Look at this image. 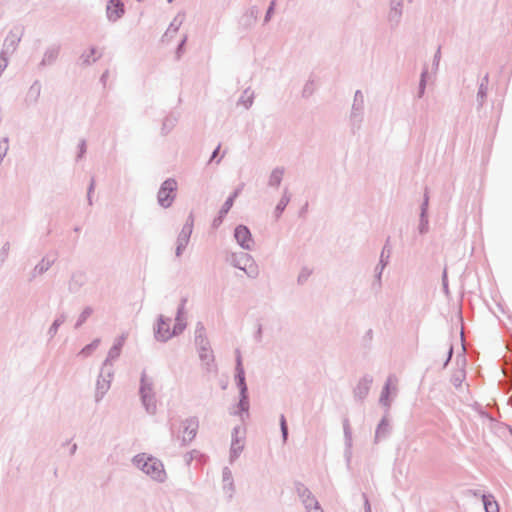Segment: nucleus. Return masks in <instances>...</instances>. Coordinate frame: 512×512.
Wrapping results in <instances>:
<instances>
[{
    "instance_id": "obj_12",
    "label": "nucleus",
    "mask_w": 512,
    "mask_h": 512,
    "mask_svg": "<svg viewBox=\"0 0 512 512\" xmlns=\"http://www.w3.org/2000/svg\"><path fill=\"white\" fill-rule=\"evenodd\" d=\"M97 343H98V341L94 342V343H93V344H91V345L86 346L85 348H83V350L81 351V353H83V354H87V353L90 351V349H91L92 347H95V346L97 345Z\"/></svg>"
},
{
    "instance_id": "obj_15",
    "label": "nucleus",
    "mask_w": 512,
    "mask_h": 512,
    "mask_svg": "<svg viewBox=\"0 0 512 512\" xmlns=\"http://www.w3.org/2000/svg\"><path fill=\"white\" fill-rule=\"evenodd\" d=\"M180 248H181L180 246L177 247V255L180 254Z\"/></svg>"
},
{
    "instance_id": "obj_3",
    "label": "nucleus",
    "mask_w": 512,
    "mask_h": 512,
    "mask_svg": "<svg viewBox=\"0 0 512 512\" xmlns=\"http://www.w3.org/2000/svg\"><path fill=\"white\" fill-rule=\"evenodd\" d=\"M233 265L242 270L250 278H255L259 274L255 260L247 253H241L236 256L233 260Z\"/></svg>"
},
{
    "instance_id": "obj_14",
    "label": "nucleus",
    "mask_w": 512,
    "mask_h": 512,
    "mask_svg": "<svg viewBox=\"0 0 512 512\" xmlns=\"http://www.w3.org/2000/svg\"><path fill=\"white\" fill-rule=\"evenodd\" d=\"M186 243H187V237L185 236V237L183 238V244L185 245Z\"/></svg>"
},
{
    "instance_id": "obj_4",
    "label": "nucleus",
    "mask_w": 512,
    "mask_h": 512,
    "mask_svg": "<svg viewBox=\"0 0 512 512\" xmlns=\"http://www.w3.org/2000/svg\"><path fill=\"white\" fill-rule=\"evenodd\" d=\"M176 187H177V183L173 179H168L163 183V185L158 193L159 203L163 207H168L172 203V200L174 197L173 193L176 190Z\"/></svg>"
},
{
    "instance_id": "obj_1",
    "label": "nucleus",
    "mask_w": 512,
    "mask_h": 512,
    "mask_svg": "<svg viewBox=\"0 0 512 512\" xmlns=\"http://www.w3.org/2000/svg\"><path fill=\"white\" fill-rule=\"evenodd\" d=\"M134 462L145 474L156 481H163L165 478V470L163 464L156 458L147 456L146 454L137 455Z\"/></svg>"
},
{
    "instance_id": "obj_11",
    "label": "nucleus",
    "mask_w": 512,
    "mask_h": 512,
    "mask_svg": "<svg viewBox=\"0 0 512 512\" xmlns=\"http://www.w3.org/2000/svg\"><path fill=\"white\" fill-rule=\"evenodd\" d=\"M281 429H282L284 437H286L287 436V426H286V421H285L284 417H282V419H281Z\"/></svg>"
},
{
    "instance_id": "obj_7",
    "label": "nucleus",
    "mask_w": 512,
    "mask_h": 512,
    "mask_svg": "<svg viewBox=\"0 0 512 512\" xmlns=\"http://www.w3.org/2000/svg\"><path fill=\"white\" fill-rule=\"evenodd\" d=\"M197 428L198 424L196 421H189L188 425L185 428L184 438H187L189 440L193 439L194 436L196 435Z\"/></svg>"
},
{
    "instance_id": "obj_10",
    "label": "nucleus",
    "mask_w": 512,
    "mask_h": 512,
    "mask_svg": "<svg viewBox=\"0 0 512 512\" xmlns=\"http://www.w3.org/2000/svg\"><path fill=\"white\" fill-rule=\"evenodd\" d=\"M201 358L210 360L212 358V353L208 349H203V353L201 354Z\"/></svg>"
},
{
    "instance_id": "obj_6",
    "label": "nucleus",
    "mask_w": 512,
    "mask_h": 512,
    "mask_svg": "<svg viewBox=\"0 0 512 512\" xmlns=\"http://www.w3.org/2000/svg\"><path fill=\"white\" fill-rule=\"evenodd\" d=\"M124 13V6L118 0H111L107 5V15L110 20L116 21Z\"/></svg>"
},
{
    "instance_id": "obj_13",
    "label": "nucleus",
    "mask_w": 512,
    "mask_h": 512,
    "mask_svg": "<svg viewBox=\"0 0 512 512\" xmlns=\"http://www.w3.org/2000/svg\"><path fill=\"white\" fill-rule=\"evenodd\" d=\"M141 393H142L143 402L145 403V405L148 406V404H147L146 387L145 386H142Z\"/></svg>"
},
{
    "instance_id": "obj_2",
    "label": "nucleus",
    "mask_w": 512,
    "mask_h": 512,
    "mask_svg": "<svg viewBox=\"0 0 512 512\" xmlns=\"http://www.w3.org/2000/svg\"><path fill=\"white\" fill-rule=\"evenodd\" d=\"M178 324H175L172 329V320L160 318L157 326V337L165 341L171 338L173 335L181 332L184 329L185 324L180 316L175 319Z\"/></svg>"
},
{
    "instance_id": "obj_8",
    "label": "nucleus",
    "mask_w": 512,
    "mask_h": 512,
    "mask_svg": "<svg viewBox=\"0 0 512 512\" xmlns=\"http://www.w3.org/2000/svg\"><path fill=\"white\" fill-rule=\"evenodd\" d=\"M483 502L486 512H499L497 502L494 501L491 497L484 496Z\"/></svg>"
},
{
    "instance_id": "obj_9",
    "label": "nucleus",
    "mask_w": 512,
    "mask_h": 512,
    "mask_svg": "<svg viewBox=\"0 0 512 512\" xmlns=\"http://www.w3.org/2000/svg\"><path fill=\"white\" fill-rule=\"evenodd\" d=\"M236 197V194L232 195L231 197H229L226 202L224 203L222 209H221V218L228 213V211L231 209L232 205H233V202H234V198Z\"/></svg>"
},
{
    "instance_id": "obj_5",
    "label": "nucleus",
    "mask_w": 512,
    "mask_h": 512,
    "mask_svg": "<svg viewBox=\"0 0 512 512\" xmlns=\"http://www.w3.org/2000/svg\"><path fill=\"white\" fill-rule=\"evenodd\" d=\"M236 241L245 249H250L253 244V238L246 226L239 225L234 233Z\"/></svg>"
}]
</instances>
